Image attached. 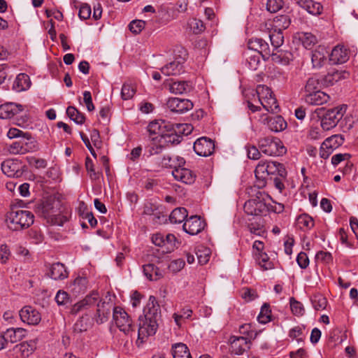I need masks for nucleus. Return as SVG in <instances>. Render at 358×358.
<instances>
[{
    "mask_svg": "<svg viewBox=\"0 0 358 358\" xmlns=\"http://www.w3.org/2000/svg\"><path fill=\"white\" fill-rule=\"evenodd\" d=\"M172 354L173 358H192L187 346L182 343L173 345Z\"/></svg>",
    "mask_w": 358,
    "mask_h": 358,
    "instance_id": "a19ab883",
    "label": "nucleus"
},
{
    "mask_svg": "<svg viewBox=\"0 0 358 358\" xmlns=\"http://www.w3.org/2000/svg\"><path fill=\"white\" fill-rule=\"evenodd\" d=\"M258 145L261 152L268 156H280L286 152L285 147L278 138H262Z\"/></svg>",
    "mask_w": 358,
    "mask_h": 358,
    "instance_id": "0eeeda50",
    "label": "nucleus"
},
{
    "mask_svg": "<svg viewBox=\"0 0 358 358\" xmlns=\"http://www.w3.org/2000/svg\"><path fill=\"white\" fill-rule=\"evenodd\" d=\"M290 24V20L287 15H282L276 16L273 20H270L266 22V26L268 25L269 27L268 29L275 30V31H280L287 29Z\"/></svg>",
    "mask_w": 358,
    "mask_h": 358,
    "instance_id": "c85d7f7f",
    "label": "nucleus"
},
{
    "mask_svg": "<svg viewBox=\"0 0 358 358\" xmlns=\"http://www.w3.org/2000/svg\"><path fill=\"white\" fill-rule=\"evenodd\" d=\"M260 64V55L259 54H253L246 59V65L250 70L255 71Z\"/></svg>",
    "mask_w": 358,
    "mask_h": 358,
    "instance_id": "5fc2aeb1",
    "label": "nucleus"
},
{
    "mask_svg": "<svg viewBox=\"0 0 358 358\" xmlns=\"http://www.w3.org/2000/svg\"><path fill=\"white\" fill-rule=\"evenodd\" d=\"M50 271V277L54 280H63L66 278L69 275L64 265L59 262L53 264Z\"/></svg>",
    "mask_w": 358,
    "mask_h": 358,
    "instance_id": "c9c22d12",
    "label": "nucleus"
},
{
    "mask_svg": "<svg viewBox=\"0 0 358 358\" xmlns=\"http://www.w3.org/2000/svg\"><path fill=\"white\" fill-rule=\"evenodd\" d=\"M22 166L17 160L7 159L2 162L1 170L8 177L19 178L22 175Z\"/></svg>",
    "mask_w": 358,
    "mask_h": 358,
    "instance_id": "412c9836",
    "label": "nucleus"
},
{
    "mask_svg": "<svg viewBox=\"0 0 358 358\" xmlns=\"http://www.w3.org/2000/svg\"><path fill=\"white\" fill-rule=\"evenodd\" d=\"M36 149V143L29 134H23V138L6 146L7 151L12 155H24Z\"/></svg>",
    "mask_w": 358,
    "mask_h": 358,
    "instance_id": "1a4fd4ad",
    "label": "nucleus"
},
{
    "mask_svg": "<svg viewBox=\"0 0 358 358\" xmlns=\"http://www.w3.org/2000/svg\"><path fill=\"white\" fill-rule=\"evenodd\" d=\"M345 113V107L340 106L327 111L321 120V127L324 131L334 128Z\"/></svg>",
    "mask_w": 358,
    "mask_h": 358,
    "instance_id": "9b49d317",
    "label": "nucleus"
},
{
    "mask_svg": "<svg viewBox=\"0 0 358 358\" xmlns=\"http://www.w3.org/2000/svg\"><path fill=\"white\" fill-rule=\"evenodd\" d=\"M258 186L264 187L266 180L269 175L278 174L281 177H286L287 172L283 165L273 161L261 160L255 171Z\"/></svg>",
    "mask_w": 358,
    "mask_h": 358,
    "instance_id": "f03ea898",
    "label": "nucleus"
},
{
    "mask_svg": "<svg viewBox=\"0 0 358 358\" xmlns=\"http://www.w3.org/2000/svg\"><path fill=\"white\" fill-rule=\"evenodd\" d=\"M299 38L303 46L306 49L312 48L317 43L316 37L311 33H300L299 34Z\"/></svg>",
    "mask_w": 358,
    "mask_h": 358,
    "instance_id": "c03bdc74",
    "label": "nucleus"
},
{
    "mask_svg": "<svg viewBox=\"0 0 358 358\" xmlns=\"http://www.w3.org/2000/svg\"><path fill=\"white\" fill-rule=\"evenodd\" d=\"M290 308L293 314L297 316L303 315L305 311L303 305L294 298L290 299Z\"/></svg>",
    "mask_w": 358,
    "mask_h": 358,
    "instance_id": "052dcab7",
    "label": "nucleus"
},
{
    "mask_svg": "<svg viewBox=\"0 0 358 358\" xmlns=\"http://www.w3.org/2000/svg\"><path fill=\"white\" fill-rule=\"evenodd\" d=\"M15 350L22 357H27L33 353L34 346L31 343L23 342L17 345L15 347Z\"/></svg>",
    "mask_w": 358,
    "mask_h": 358,
    "instance_id": "37998d69",
    "label": "nucleus"
},
{
    "mask_svg": "<svg viewBox=\"0 0 358 358\" xmlns=\"http://www.w3.org/2000/svg\"><path fill=\"white\" fill-rule=\"evenodd\" d=\"M176 238L173 234H169L166 236H164V247L165 249L163 250V252H170L176 247Z\"/></svg>",
    "mask_w": 358,
    "mask_h": 358,
    "instance_id": "4d7b16f0",
    "label": "nucleus"
},
{
    "mask_svg": "<svg viewBox=\"0 0 358 358\" xmlns=\"http://www.w3.org/2000/svg\"><path fill=\"white\" fill-rule=\"evenodd\" d=\"M160 306L156 298L153 296H150L143 309V315L141 317L148 318V320H155L158 322L160 318Z\"/></svg>",
    "mask_w": 358,
    "mask_h": 358,
    "instance_id": "aec40b11",
    "label": "nucleus"
},
{
    "mask_svg": "<svg viewBox=\"0 0 358 358\" xmlns=\"http://www.w3.org/2000/svg\"><path fill=\"white\" fill-rule=\"evenodd\" d=\"M38 213H41V215L47 219H52L59 213L54 204L49 201H46L41 205L38 208Z\"/></svg>",
    "mask_w": 358,
    "mask_h": 358,
    "instance_id": "ea45409f",
    "label": "nucleus"
},
{
    "mask_svg": "<svg viewBox=\"0 0 358 358\" xmlns=\"http://www.w3.org/2000/svg\"><path fill=\"white\" fill-rule=\"evenodd\" d=\"M171 128V123L163 120H157L149 123L147 131L148 136L150 137L175 136L170 133Z\"/></svg>",
    "mask_w": 358,
    "mask_h": 358,
    "instance_id": "f8f14e48",
    "label": "nucleus"
},
{
    "mask_svg": "<svg viewBox=\"0 0 358 358\" xmlns=\"http://www.w3.org/2000/svg\"><path fill=\"white\" fill-rule=\"evenodd\" d=\"M88 281L86 277L78 276L69 285V289L75 295L84 292L87 288Z\"/></svg>",
    "mask_w": 358,
    "mask_h": 358,
    "instance_id": "473e14b6",
    "label": "nucleus"
},
{
    "mask_svg": "<svg viewBox=\"0 0 358 358\" xmlns=\"http://www.w3.org/2000/svg\"><path fill=\"white\" fill-rule=\"evenodd\" d=\"M174 178L185 184H192L194 181L195 176L192 171L182 166H175L172 171Z\"/></svg>",
    "mask_w": 358,
    "mask_h": 358,
    "instance_id": "b1692460",
    "label": "nucleus"
},
{
    "mask_svg": "<svg viewBox=\"0 0 358 358\" xmlns=\"http://www.w3.org/2000/svg\"><path fill=\"white\" fill-rule=\"evenodd\" d=\"M312 303L316 310H322L326 308L327 301L322 295H315L312 299Z\"/></svg>",
    "mask_w": 358,
    "mask_h": 358,
    "instance_id": "6e6d98bb",
    "label": "nucleus"
},
{
    "mask_svg": "<svg viewBox=\"0 0 358 358\" xmlns=\"http://www.w3.org/2000/svg\"><path fill=\"white\" fill-rule=\"evenodd\" d=\"M112 306L110 303L99 301L97 303V309L94 315V320L97 324L106 322L109 317Z\"/></svg>",
    "mask_w": 358,
    "mask_h": 358,
    "instance_id": "393cba45",
    "label": "nucleus"
},
{
    "mask_svg": "<svg viewBox=\"0 0 358 358\" xmlns=\"http://www.w3.org/2000/svg\"><path fill=\"white\" fill-rule=\"evenodd\" d=\"M269 38L272 45L275 48L282 45L284 41L282 33L280 31H271L269 33Z\"/></svg>",
    "mask_w": 358,
    "mask_h": 358,
    "instance_id": "3c124183",
    "label": "nucleus"
},
{
    "mask_svg": "<svg viewBox=\"0 0 358 358\" xmlns=\"http://www.w3.org/2000/svg\"><path fill=\"white\" fill-rule=\"evenodd\" d=\"M329 59L334 64L346 62L349 59L348 50L343 45L336 46L329 55Z\"/></svg>",
    "mask_w": 358,
    "mask_h": 358,
    "instance_id": "a878e982",
    "label": "nucleus"
},
{
    "mask_svg": "<svg viewBox=\"0 0 358 358\" xmlns=\"http://www.w3.org/2000/svg\"><path fill=\"white\" fill-rule=\"evenodd\" d=\"M21 320L29 325H37L41 320V313L30 306H24L19 313Z\"/></svg>",
    "mask_w": 358,
    "mask_h": 358,
    "instance_id": "a211bd4d",
    "label": "nucleus"
},
{
    "mask_svg": "<svg viewBox=\"0 0 358 358\" xmlns=\"http://www.w3.org/2000/svg\"><path fill=\"white\" fill-rule=\"evenodd\" d=\"M55 301L59 306L66 304L69 301L68 293L64 291H58L55 296Z\"/></svg>",
    "mask_w": 358,
    "mask_h": 358,
    "instance_id": "774afa93",
    "label": "nucleus"
},
{
    "mask_svg": "<svg viewBox=\"0 0 358 358\" xmlns=\"http://www.w3.org/2000/svg\"><path fill=\"white\" fill-rule=\"evenodd\" d=\"M297 224L301 229H310L314 226V220L307 214H303L298 217Z\"/></svg>",
    "mask_w": 358,
    "mask_h": 358,
    "instance_id": "09e8293b",
    "label": "nucleus"
},
{
    "mask_svg": "<svg viewBox=\"0 0 358 358\" xmlns=\"http://www.w3.org/2000/svg\"><path fill=\"white\" fill-rule=\"evenodd\" d=\"M66 114L76 124H82L85 122L84 115L73 106H69L67 108Z\"/></svg>",
    "mask_w": 358,
    "mask_h": 358,
    "instance_id": "a18cd8bd",
    "label": "nucleus"
},
{
    "mask_svg": "<svg viewBox=\"0 0 358 358\" xmlns=\"http://www.w3.org/2000/svg\"><path fill=\"white\" fill-rule=\"evenodd\" d=\"M259 322L266 324L271 320V310L269 306L264 304L261 308V311L257 317Z\"/></svg>",
    "mask_w": 358,
    "mask_h": 358,
    "instance_id": "864d4df0",
    "label": "nucleus"
},
{
    "mask_svg": "<svg viewBox=\"0 0 358 358\" xmlns=\"http://www.w3.org/2000/svg\"><path fill=\"white\" fill-rule=\"evenodd\" d=\"M258 101L267 111L277 113L280 111L276 99L274 97L271 89L264 85H259L256 89Z\"/></svg>",
    "mask_w": 358,
    "mask_h": 358,
    "instance_id": "423d86ee",
    "label": "nucleus"
},
{
    "mask_svg": "<svg viewBox=\"0 0 358 358\" xmlns=\"http://www.w3.org/2000/svg\"><path fill=\"white\" fill-rule=\"evenodd\" d=\"M148 140L149 142L145 148V150L150 155L159 154L167 146L178 143V139L176 136H148Z\"/></svg>",
    "mask_w": 358,
    "mask_h": 358,
    "instance_id": "6e6552de",
    "label": "nucleus"
},
{
    "mask_svg": "<svg viewBox=\"0 0 358 358\" xmlns=\"http://www.w3.org/2000/svg\"><path fill=\"white\" fill-rule=\"evenodd\" d=\"M143 273L150 280H157L163 276V273L159 268L152 264L144 265Z\"/></svg>",
    "mask_w": 358,
    "mask_h": 358,
    "instance_id": "58836bf2",
    "label": "nucleus"
},
{
    "mask_svg": "<svg viewBox=\"0 0 358 358\" xmlns=\"http://www.w3.org/2000/svg\"><path fill=\"white\" fill-rule=\"evenodd\" d=\"M136 93V87L131 83H124L122 87L121 96L124 100L131 99Z\"/></svg>",
    "mask_w": 358,
    "mask_h": 358,
    "instance_id": "8fccbe9b",
    "label": "nucleus"
},
{
    "mask_svg": "<svg viewBox=\"0 0 358 358\" xmlns=\"http://www.w3.org/2000/svg\"><path fill=\"white\" fill-rule=\"evenodd\" d=\"M190 29L195 34H199L204 30V25L202 21L196 19L192 20L189 23Z\"/></svg>",
    "mask_w": 358,
    "mask_h": 358,
    "instance_id": "338daca9",
    "label": "nucleus"
},
{
    "mask_svg": "<svg viewBox=\"0 0 358 358\" xmlns=\"http://www.w3.org/2000/svg\"><path fill=\"white\" fill-rule=\"evenodd\" d=\"M113 320L119 330L127 336H131L134 332L135 326L128 313L121 307L116 306L113 309Z\"/></svg>",
    "mask_w": 358,
    "mask_h": 358,
    "instance_id": "39448f33",
    "label": "nucleus"
},
{
    "mask_svg": "<svg viewBox=\"0 0 358 358\" xmlns=\"http://www.w3.org/2000/svg\"><path fill=\"white\" fill-rule=\"evenodd\" d=\"M26 330L23 328H9L3 335L6 343L8 342L14 343L23 339L26 336Z\"/></svg>",
    "mask_w": 358,
    "mask_h": 358,
    "instance_id": "c756f323",
    "label": "nucleus"
},
{
    "mask_svg": "<svg viewBox=\"0 0 358 358\" xmlns=\"http://www.w3.org/2000/svg\"><path fill=\"white\" fill-rule=\"evenodd\" d=\"M247 150V155L249 159L257 160L259 159L261 157V150L259 151V149L255 146L248 145L245 147Z\"/></svg>",
    "mask_w": 358,
    "mask_h": 358,
    "instance_id": "e2e57ef3",
    "label": "nucleus"
},
{
    "mask_svg": "<svg viewBox=\"0 0 358 358\" xmlns=\"http://www.w3.org/2000/svg\"><path fill=\"white\" fill-rule=\"evenodd\" d=\"M248 48L255 51V54H259L264 59H268L271 55L268 43L260 38H250L248 41ZM271 56L273 60L278 57L277 53H272Z\"/></svg>",
    "mask_w": 358,
    "mask_h": 358,
    "instance_id": "2eb2a0df",
    "label": "nucleus"
},
{
    "mask_svg": "<svg viewBox=\"0 0 358 358\" xmlns=\"http://www.w3.org/2000/svg\"><path fill=\"white\" fill-rule=\"evenodd\" d=\"M27 159L29 165L33 166L36 169H44L47 166V162L43 159L31 157H27Z\"/></svg>",
    "mask_w": 358,
    "mask_h": 358,
    "instance_id": "0e129e2a",
    "label": "nucleus"
},
{
    "mask_svg": "<svg viewBox=\"0 0 358 358\" xmlns=\"http://www.w3.org/2000/svg\"><path fill=\"white\" fill-rule=\"evenodd\" d=\"M193 127L190 124H171V128L170 129V133L172 135L176 136L180 142V136L185 135L187 136L192 133Z\"/></svg>",
    "mask_w": 358,
    "mask_h": 358,
    "instance_id": "f704fd0d",
    "label": "nucleus"
},
{
    "mask_svg": "<svg viewBox=\"0 0 358 358\" xmlns=\"http://www.w3.org/2000/svg\"><path fill=\"white\" fill-rule=\"evenodd\" d=\"M99 295L96 292H92L90 294L87 295L85 298L76 304L71 308V313L73 314H77L81 310L87 308L95 303H98Z\"/></svg>",
    "mask_w": 358,
    "mask_h": 358,
    "instance_id": "5701e85b",
    "label": "nucleus"
},
{
    "mask_svg": "<svg viewBox=\"0 0 358 358\" xmlns=\"http://www.w3.org/2000/svg\"><path fill=\"white\" fill-rule=\"evenodd\" d=\"M303 97L305 102L310 105H322L327 103L330 99L329 94L321 90L311 94H304Z\"/></svg>",
    "mask_w": 358,
    "mask_h": 358,
    "instance_id": "bb28decb",
    "label": "nucleus"
},
{
    "mask_svg": "<svg viewBox=\"0 0 358 358\" xmlns=\"http://www.w3.org/2000/svg\"><path fill=\"white\" fill-rule=\"evenodd\" d=\"M269 196L264 192H257L255 198L248 200L244 205L246 214L252 216H266L271 210Z\"/></svg>",
    "mask_w": 358,
    "mask_h": 358,
    "instance_id": "7ed1b4c3",
    "label": "nucleus"
},
{
    "mask_svg": "<svg viewBox=\"0 0 358 358\" xmlns=\"http://www.w3.org/2000/svg\"><path fill=\"white\" fill-rule=\"evenodd\" d=\"M85 169L91 180H96L99 179L100 173L95 171L94 163L89 157L85 159Z\"/></svg>",
    "mask_w": 358,
    "mask_h": 358,
    "instance_id": "603ef678",
    "label": "nucleus"
},
{
    "mask_svg": "<svg viewBox=\"0 0 358 358\" xmlns=\"http://www.w3.org/2000/svg\"><path fill=\"white\" fill-rule=\"evenodd\" d=\"M145 21L141 20H135L129 23V29L132 33L138 34L145 28Z\"/></svg>",
    "mask_w": 358,
    "mask_h": 358,
    "instance_id": "bf43d9fd",
    "label": "nucleus"
},
{
    "mask_svg": "<svg viewBox=\"0 0 358 358\" xmlns=\"http://www.w3.org/2000/svg\"><path fill=\"white\" fill-rule=\"evenodd\" d=\"M185 265V262L182 259L173 260L169 265V269L173 273H178L181 271Z\"/></svg>",
    "mask_w": 358,
    "mask_h": 358,
    "instance_id": "680f3d73",
    "label": "nucleus"
},
{
    "mask_svg": "<svg viewBox=\"0 0 358 358\" xmlns=\"http://www.w3.org/2000/svg\"><path fill=\"white\" fill-rule=\"evenodd\" d=\"M29 235L35 244L41 243L43 241V235L41 231L37 229H31L29 232Z\"/></svg>",
    "mask_w": 358,
    "mask_h": 358,
    "instance_id": "69168bd1",
    "label": "nucleus"
},
{
    "mask_svg": "<svg viewBox=\"0 0 358 358\" xmlns=\"http://www.w3.org/2000/svg\"><path fill=\"white\" fill-rule=\"evenodd\" d=\"M205 227V223L197 215L191 216L187 219L182 226L184 231L190 235H196L200 233Z\"/></svg>",
    "mask_w": 358,
    "mask_h": 358,
    "instance_id": "4be33fe9",
    "label": "nucleus"
},
{
    "mask_svg": "<svg viewBox=\"0 0 358 358\" xmlns=\"http://www.w3.org/2000/svg\"><path fill=\"white\" fill-rule=\"evenodd\" d=\"M193 148L198 155L207 157L213 152L215 145L211 139L201 137L195 141Z\"/></svg>",
    "mask_w": 358,
    "mask_h": 358,
    "instance_id": "6ab92c4d",
    "label": "nucleus"
},
{
    "mask_svg": "<svg viewBox=\"0 0 358 358\" xmlns=\"http://www.w3.org/2000/svg\"><path fill=\"white\" fill-rule=\"evenodd\" d=\"M230 351L231 353L241 355L250 348L251 342L245 336H232L229 338Z\"/></svg>",
    "mask_w": 358,
    "mask_h": 358,
    "instance_id": "dca6fc26",
    "label": "nucleus"
},
{
    "mask_svg": "<svg viewBox=\"0 0 358 358\" xmlns=\"http://www.w3.org/2000/svg\"><path fill=\"white\" fill-rule=\"evenodd\" d=\"M320 82L316 77H311L308 79L304 87L305 94H311L320 90Z\"/></svg>",
    "mask_w": 358,
    "mask_h": 358,
    "instance_id": "49530a36",
    "label": "nucleus"
},
{
    "mask_svg": "<svg viewBox=\"0 0 358 358\" xmlns=\"http://www.w3.org/2000/svg\"><path fill=\"white\" fill-rule=\"evenodd\" d=\"M181 55L173 61L166 64L161 68V72L167 76H177L183 71V64L186 59V52L182 50Z\"/></svg>",
    "mask_w": 358,
    "mask_h": 358,
    "instance_id": "4468645a",
    "label": "nucleus"
},
{
    "mask_svg": "<svg viewBox=\"0 0 358 358\" xmlns=\"http://www.w3.org/2000/svg\"><path fill=\"white\" fill-rule=\"evenodd\" d=\"M267 124L268 129L274 132L282 131L287 127V122L280 115L268 118Z\"/></svg>",
    "mask_w": 358,
    "mask_h": 358,
    "instance_id": "72a5a7b5",
    "label": "nucleus"
},
{
    "mask_svg": "<svg viewBox=\"0 0 358 358\" xmlns=\"http://www.w3.org/2000/svg\"><path fill=\"white\" fill-rule=\"evenodd\" d=\"M328 51L325 48L319 46L311 52V62L314 68H320L323 66Z\"/></svg>",
    "mask_w": 358,
    "mask_h": 358,
    "instance_id": "2f4dec72",
    "label": "nucleus"
},
{
    "mask_svg": "<svg viewBox=\"0 0 358 358\" xmlns=\"http://www.w3.org/2000/svg\"><path fill=\"white\" fill-rule=\"evenodd\" d=\"M343 142L344 138L341 134H335L326 138L320 147V157L327 159L333 151L341 146Z\"/></svg>",
    "mask_w": 358,
    "mask_h": 358,
    "instance_id": "ddd939ff",
    "label": "nucleus"
},
{
    "mask_svg": "<svg viewBox=\"0 0 358 358\" xmlns=\"http://www.w3.org/2000/svg\"><path fill=\"white\" fill-rule=\"evenodd\" d=\"M166 106L171 112L184 113L193 108V103L189 99L172 97L166 101Z\"/></svg>",
    "mask_w": 358,
    "mask_h": 358,
    "instance_id": "f3484780",
    "label": "nucleus"
},
{
    "mask_svg": "<svg viewBox=\"0 0 358 358\" xmlns=\"http://www.w3.org/2000/svg\"><path fill=\"white\" fill-rule=\"evenodd\" d=\"M283 6V0H267L266 10L270 13H276L282 8Z\"/></svg>",
    "mask_w": 358,
    "mask_h": 358,
    "instance_id": "13d9d810",
    "label": "nucleus"
},
{
    "mask_svg": "<svg viewBox=\"0 0 358 358\" xmlns=\"http://www.w3.org/2000/svg\"><path fill=\"white\" fill-rule=\"evenodd\" d=\"M31 81L29 76L25 73H20L14 81L13 88L17 92H21L29 89Z\"/></svg>",
    "mask_w": 358,
    "mask_h": 358,
    "instance_id": "4c0bfd02",
    "label": "nucleus"
},
{
    "mask_svg": "<svg viewBox=\"0 0 358 358\" xmlns=\"http://www.w3.org/2000/svg\"><path fill=\"white\" fill-rule=\"evenodd\" d=\"M255 257L259 266L264 270H268L273 268V265L271 262L269 261L268 257L266 253L261 252L259 254H255Z\"/></svg>",
    "mask_w": 358,
    "mask_h": 358,
    "instance_id": "de8ad7c7",
    "label": "nucleus"
},
{
    "mask_svg": "<svg viewBox=\"0 0 358 358\" xmlns=\"http://www.w3.org/2000/svg\"><path fill=\"white\" fill-rule=\"evenodd\" d=\"M138 326L136 343L140 346L149 336L155 334L158 328V322L141 316Z\"/></svg>",
    "mask_w": 358,
    "mask_h": 358,
    "instance_id": "9d476101",
    "label": "nucleus"
},
{
    "mask_svg": "<svg viewBox=\"0 0 358 358\" xmlns=\"http://www.w3.org/2000/svg\"><path fill=\"white\" fill-rule=\"evenodd\" d=\"M27 112V107L19 103L9 102L0 106V118L10 119L15 117L16 124L22 127L28 125L29 117Z\"/></svg>",
    "mask_w": 358,
    "mask_h": 358,
    "instance_id": "f257e3e1",
    "label": "nucleus"
},
{
    "mask_svg": "<svg viewBox=\"0 0 358 358\" xmlns=\"http://www.w3.org/2000/svg\"><path fill=\"white\" fill-rule=\"evenodd\" d=\"M305 9L308 13L313 15H319L323 11V6L317 1L313 0H305L299 5Z\"/></svg>",
    "mask_w": 358,
    "mask_h": 358,
    "instance_id": "e433bc0d",
    "label": "nucleus"
},
{
    "mask_svg": "<svg viewBox=\"0 0 358 358\" xmlns=\"http://www.w3.org/2000/svg\"><path fill=\"white\" fill-rule=\"evenodd\" d=\"M349 77V73L341 70H331L324 76L323 79L324 85L326 86H332L337 82L347 79Z\"/></svg>",
    "mask_w": 358,
    "mask_h": 358,
    "instance_id": "cd10ccee",
    "label": "nucleus"
},
{
    "mask_svg": "<svg viewBox=\"0 0 358 358\" xmlns=\"http://www.w3.org/2000/svg\"><path fill=\"white\" fill-rule=\"evenodd\" d=\"M6 223L13 231L27 228L34 223V215L28 210H12L7 215Z\"/></svg>",
    "mask_w": 358,
    "mask_h": 358,
    "instance_id": "20e7f679",
    "label": "nucleus"
},
{
    "mask_svg": "<svg viewBox=\"0 0 358 358\" xmlns=\"http://www.w3.org/2000/svg\"><path fill=\"white\" fill-rule=\"evenodd\" d=\"M193 89L192 83L189 81H174L169 84V90L176 94H182L189 92Z\"/></svg>",
    "mask_w": 358,
    "mask_h": 358,
    "instance_id": "7c9ffc66",
    "label": "nucleus"
},
{
    "mask_svg": "<svg viewBox=\"0 0 358 358\" xmlns=\"http://www.w3.org/2000/svg\"><path fill=\"white\" fill-rule=\"evenodd\" d=\"M187 211L185 208H177L171 212L169 220L171 223H181L187 218Z\"/></svg>",
    "mask_w": 358,
    "mask_h": 358,
    "instance_id": "79ce46f5",
    "label": "nucleus"
}]
</instances>
